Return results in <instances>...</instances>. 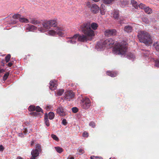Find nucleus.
I'll return each instance as SVG.
<instances>
[{
  "mask_svg": "<svg viewBox=\"0 0 159 159\" xmlns=\"http://www.w3.org/2000/svg\"><path fill=\"white\" fill-rule=\"evenodd\" d=\"M127 51V43L122 42L120 43H116L113 48L114 53L116 54L124 55L125 56Z\"/></svg>",
  "mask_w": 159,
  "mask_h": 159,
  "instance_id": "nucleus-2",
  "label": "nucleus"
},
{
  "mask_svg": "<svg viewBox=\"0 0 159 159\" xmlns=\"http://www.w3.org/2000/svg\"><path fill=\"white\" fill-rule=\"evenodd\" d=\"M80 29L84 35L75 34L69 39L67 41L68 43L72 44L75 43L77 40V38L79 41L84 42L89 39V38L91 39L95 35L94 31L90 27L89 23L83 24L80 26Z\"/></svg>",
  "mask_w": 159,
  "mask_h": 159,
  "instance_id": "nucleus-1",
  "label": "nucleus"
},
{
  "mask_svg": "<svg viewBox=\"0 0 159 159\" xmlns=\"http://www.w3.org/2000/svg\"><path fill=\"white\" fill-rule=\"evenodd\" d=\"M104 9L102 10L101 9H100V13L102 15H104L105 14V11H104Z\"/></svg>",
  "mask_w": 159,
  "mask_h": 159,
  "instance_id": "nucleus-44",
  "label": "nucleus"
},
{
  "mask_svg": "<svg viewBox=\"0 0 159 159\" xmlns=\"http://www.w3.org/2000/svg\"><path fill=\"white\" fill-rule=\"evenodd\" d=\"M89 125L91 127L94 128L95 126V124L93 122H91L89 123Z\"/></svg>",
  "mask_w": 159,
  "mask_h": 159,
  "instance_id": "nucleus-41",
  "label": "nucleus"
},
{
  "mask_svg": "<svg viewBox=\"0 0 159 159\" xmlns=\"http://www.w3.org/2000/svg\"><path fill=\"white\" fill-rule=\"evenodd\" d=\"M57 19L55 18L49 20H46L43 23V27H40L38 26V30L41 32H44L47 30H48L51 27H55L57 25Z\"/></svg>",
  "mask_w": 159,
  "mask_h": 159,
  "instance_id": "nucleus-4",
  "label": "nucleus"
},
{
  "mask_svg": "<svg viewBox=\"0 0 159 159\" xmlns=\"http://www.w3.org/2000/svg\"><path fill=\"white\" fill-rule=\"evenodd\" d=\"M114 0H103V2L106 4H109L112 2L114 1Z\"/></svg>",
  "mask_w": 159,
  "mask_h": 159,
  "instance_id": "nucleus-29",
  "label": "nucleus"
},
{
  "mask_svg": "<svg viewBox=\"0 0 159 159\" xmlns=\"http://www.w3.org/2000/svg\"><path fill=\"white\" fill-rule=\"evenodd\" d=\"M153 46L156 50H159V43L157 42L155 43H154Z\"/></svg>",
  "mask_w": 159,
  "mask_h": 159,
  "instance_id": "nucleus-27",
  "label": "nucleus"
},
{
  "mask_svg": "<svg viewBox=\"0 0 159 159\" xmlns=\"http://www.w3.org/2000/svg\"><path fill=\"white\" fill-rule=\"evenodd\" d=\"M35 107L34 105H31L28 108V110L30 111H32L35 110Z\"/></svg>",
  "mask_w": 159,
  "mask_h": 159,
  "instance_id": "nucleus-33",
  "label": "nucleus"
},
{
  "mask_svg": "<svg viewBox=\"0 0 159 159\" xmlns=\"http://www.w3.org/2000/svg\"><path fill=\"white\" fill-rule=\"evenodd\" d=\"M111 16L115 19H117L119 16V11L114 10L111 14Z\"/></svg>",
  "mask_w": 159,
  "mask_h": 159,
  "instance_id": "nucleus-16",
  "label": "nucleus"
},
{
  "mask_svg": "<svg viewBox=\"0 0 159 159\" xmlns=\"http://www.w3.org/2000/svg\"><path fill=\"white\" fill-rule=\"evenodd\" d=\"M10 58L11 56L10 54H8L6 56V57H5V60L6 62H7L9 61Z\"/></svg>",
  "mask_w": 159,
  "mask_h": 159,
  "instance_id": "nucleus-38",
  "label": "nucleus"
},
{
  "mask_svg": "<svg viewBox=\"0 0 159 159\" xmlns=\"http://www.w3.org/2000/svg\"><path fill=\"white\" fill-rule=\"evenodd\" d=\"M38 25L40 27L39 25H38ZM37 28H38V27H37L33 25H27L26 26V30H29V31H34L36 30Z\"/></svg>",
  "mask_w": 159,
  "mask_h": 159,
  "instance_id": "nucleus-14",
  "label": "nucleus"
},
{
  "mask_svg": "<svg viewBox=\"0 0 159 159\" xmlns=\"http://www.w3.org/2000/svg\"><path fill=\"white\" fill-rule=\"evenodd\" d=\"M128 58H129V59L134 58V56L133 55L130 54L129 55V56H128Z\"/></svg>",
  "mask_w": 159,
  "mask_h": 159,
  "instance_id": "nucleus-45",
  "label": "nucleus"
},
{
  "mask_svg": "<svg viewBox=\"0 0 159 159\" xmlns=\"http://www.w3.org/2000/svg\"><path fill=\"white\" fill-rule=\"evenodd\" d=\"M4 150V147L2 145H0V151H3Z\"/></svg>",
  "mask_w": 159,
  "mask_h": 159,
  "instance_id": "nucleus-49",
  "label": "nucleus"
},
{
  "mask_svg": "<svg viewBox=\"0 0 159 159\" xmlns=\"http://www.w3.org/2000/svg\"><path fill=\"white\" fill-rule=\"evenodd\" d=\"M107 75H109L111 77H114L117 75L116 73L110 71H107Z\"/></svg>",
  "mask_w": 159,
  "mask_h": 159,
  "instance_id": "nucleus-22",
  "label": "nucleus"
},
{
  "mask_svg": "<svg viewBox=\"0 0 159 159\" xmlns=\"http://www.w3.org/2000/svg\"><path fill=\"white\" fill-rule=\"evenodd\" d=\"M14 19H19L20 20V18H21V15L18 13L14 14L12 16Z\"/></svg>",
  "mask_w": 159,
  "mask_h": 159,
  "instance_id": "nucleus-26",
  "label": "nucleus"
},
{
  "mask_svg": "<svg viewBox=\"0 0 159 159\" xmlns=\"http://www.w3.org/2000/svg\"><path fill=\"white\" fill-rule=\"evenodd\" d=\"M36 149L39 151H40L41 150V147L40 145L39 144H37L36 147Z\"/></svg>",
  "mask_w": 159,
  "mask_h": 159,
  "instance_id": "nucleus-42",
  "label": "nucleus"
},
{
  "mask_svg": "<svg viewBox=\"0 0 159 159\" xmlns=\"http://www.w3.org/2000/svg\"><path fill=\"white\" fill-rule=\"evenodd\" d=\"M72 111L74 113H76L78 112V109L76 107H74L72 108Z\"/></svg>",
  "mask_w": 159,
  "mask_h": 159,
  "instance_id": "nucleus-40",
  "label": "nucleus"
},
{
  "mask_svg": "<svg viewBox=\"0 0 159 159\" xmlns=\"http://www.w3.org/2000/svg\"><path fill=\"white\" fill-rule=\"evenodd\" d=\"M81 107L84 109L89 108L91 105V101L88 98H83L80 102Z\"/></svg>",
  "mask_w": 159,
  "mask_h": 159,
  "instance_id": "nucleus-7",
  "label": "nucleus"
},
{
  "mask_svg": "<svg viewBox=\"0 0 159 159\" xmlns=\"http://www.w3.org/2000/svg\"><path fill=\"white\" fill-rule=\"evenodd\" d=\"M114 43V41L111 39H108L105 40L103 43L101 42L98 43L96 46V48L98 51L102 50L104 47L110 48Z\"/></svg>",
  "mask_w": 159,
  "mask_h": 159,
  "instance_id": "nucleus-5",
  "label": "nucleus"
},
{
  "mask_svg": "<svg viewBox=\"0 0 159 159\" xmlns=\"http://www.w3.org/2000/svg\"><path fill=\"white\" fill-rule=\"evenodd\" d=\"M153 60H154V61H155V66H156L159 67V59L156 60H155L153 59Z\"/></svg>",
  "mask_w": 159,
  "mask_h": 159,
  "instance_id": "nucleus-35",
  "label": "nucleus"
},
{
  "mask_svg": "<svg viewBox=\"0 0 159 159\" xmlns=\"http://www.w3.org/2000/svg\"><path fill=\"white\" fill-rule=\"evenodd\" d=\"M90 158L91 159H103V158L101 157H96L94 156H91Z\"/></svg>",
  "mask_w": 159,
  "mask_h": 159,
  "instance_id": "nucleus-37",
  "label": "nucleus"
},
{
  "mask_svg": "<svg viewBox=\"0 0 159 159\" xmlns=\"http://www.w3.org/2000/svg\"><path fill=\"white\" fill-rule=\"evenodd\" d=\"M92 0L95 2H98L100 1V0Z\"/></svg>",
  "mask_w": 159,
  "mask_h": 159,
  "instance_id": "nucleus-53",
  "label": "nucleus"
},
{
  "mask_svg": "<svg viewBox=\"0 0 159 159\" xmlns=\"http://www.w3.org/2000/svg\"><path fill=\"white\" fill-rule=\"evenodd\" d=\"M64 90L63 89H60L57 91V94L58 96L62 95L63 93Z\"/></svg>",
  "mask_w": 159,
  "mask_h": 159,
  "instance_id": "nucleus-30",
  "label": "nucleus"
},
{
  "mask_svg": "<svg viewBox=\"0 0 159 159\" xmlns=\"http://www.w3.org/2000/svg\"><path fill=\"white\" fill-rule=\"evenodd\" d=\"M17 159H22L20 157H17Z\"/></svg>",
  "mask_w": 159,
  "mask_h": 159,
  "instance_id": "nucleus-55",
  "label": "nucleus"
},
{
  "mask_svg": "<svg viewBox=\"0 0 159 159\" xmlns=\"http://www.w3.org/2000/svg\"><path fill=\"white\" fill-rule=\"evenodd\" d=\"M19 21L21 22H24L26 23H28L29 22V21L28 19L22 17H21L20 18Z\"/></svg>",
  "mask_w": 159,
  "mask_h": 159,
  "instance_id": "nucleus-24",
  "label": "nucleus"
},
{
  "mask_svg": "<svg viewBox=\"0 0 159 159\" xmlns=\"http://www.w3.org/2000/svg\"><path fill=\"white\" fill-rule=\"evenodd\" d=\"M105 6L103 4H102L101 6V9H102L104 10V9L105 10Z\"/></svg>",
  "mask_w": 159,
  "mask_h": 159,
  "instance_id": "nucleus-48",
  "label": "nucleus"
},
{
  "mask_svg": "<svg viewBox=\"0 0 159 159\" xmlns=\"http://www.w3.org/2000/svg\"><path fill=\"white\" fill-rule=\"evenodd\" d=\"M52 138L54 140L57 141H58L59 140V138L55 135L52 134L51 135Z\"/></svg>",
  "mask_w": 159,
  "mask_h": 159,
  "instance_id": "nucleus-31",
  "label": "nucleus"
},
{
  "mask_svg": "<svg viewBox=\"0 0 159 159\" xmlns=\"http://www.w3.org/2000/svg\"><path fill=\"white\" fill-rule=\"evenodd\" d=\"M88 135H89L88 133L86 132H84L83 133V136L84 137H87L88 136Z\"/></svg>",
  "mask_w": 159,
  "mask_h": 159,
  "instance_id": "nucleus-43",
  "label": "nucleus"
},
{
  "mask_svg": "<svg viewBox=\"0 0 159 159\" xmlns=\"http://www.w3.org/2000/svg\"><path fill=\"white\" fill-rule=\"evenodd\" d=\"M65 98L68 101L70 100L74 97V94L71 91H67L64 94Z\"/></svg>",
  "mask_w": 159,
  "mask_h": 159,
  "instance_id": "nucleus-8",
  "label": "nucleus"
},
{
  "mask_svg": "<svg viewBox=\"0 0 159 159\" xmlns=\"http://www.w3.org/2000/svg\"><path fill=\"white\" fill-rule=\"evenodd\" d=\"M90 5V3L89 2H88L87 3V6H89Z\"/></svg>",
  "mask_w": 159,
  "mask_h": 159,
  "instance_id": "nucleus-54",
  "label": "nucleus"
},
{
  "mask_svg": "<svg viewBox=\"0 0 159 159\" xmlns=\"http://www.w3.org/2000/svg\"><path fill=\"white\" fill-rule=\"evenodd\" d=\"M35 110L38 112H41L42 113H43L42 110L39 106H37L36 107H35Z\"/></svg>",
  "mask_w": 159,
  "mask_h": 159,
  "instance_id": "nucleus-32",
  "label": "nucleus"
},
{
  "mask_svg": "<svg viewBox=\"0 0 159 159\" xmlns=\"http://www.w3.org/2000/svg\"><path fill=\"white\" fill-rule=\"evenodd\" d=\"M48 118H49L50 120L53 119L55 115L53 112H49L48 114Z\"/></svg>",
  "mask_w": 159,
  "mask_h": 159,
  "instance_id": "nucleus-19",
  "label": "nucleus"
},
{
  "mask_svg": "<svg viewBox=\"0 0 159 159\" xmlns=\"http://www.w3.org/2000/svg\"><path fill=\"white\" fill-rule=\"evenodd\" d=\"M28 133V131L27 132L25 133V134H26V133Z\"/></svg>",
  "mask_w": 159,
  "mask_h": 159,
  "instance_id": "nucleus-56",
  "label": "nucleus"
},
{
  "mask_svg": "<svg viewBox=\"0 0 159 159\" xmlns=\"http://www.w3.org/2000/svg\"><path fill=\"white\" fill-rule=\"evenodd\" d=\"M57 84V82L55 80H52L50 82L49 88L51 90H54L56 89Z\"/></svg>",
  "mask_w": 159,
  "mask_h": 159,
  "instance_id": "nucleus-13",
  "label": "nucleus"
},
{
  "mask_svg": "<svg viewBox=\"0 0 159 159\" xmlns=\"http://www.w3.org/2000/svg\"><path fill=\"white\" fill-rule=\"evenodd\" d=\"M56 151L58 153H61L63 152V149L60 147H54Z\"/></svg>",
  "mask_w": 159,
  "mask_h": 159,
  "instance_id": "nucleus-23",
  "label": "nucleus"
},
{
  "mask_svg": "<svg viewBox=\"0 0 159 159\" xmlns=\"http://www.w3.org/2000/svg\"><path fill=\"white\" fill-rule=\"evenodd\" d=\"M104 34L106 36H110L115 35L116 34V31L115 30H106L104 32Z\"/></svg>",
  "mask_w": 159,
  "mask_h": 159,
  "instance_id": "nucleus-9",
  "label": "nucleus"
},
{
  "mask_svg": "<svg viewBox=\"0 0 159 159\" xmlns=\"http://www.w3.org/2000/svg\"><path fill=\"white\" fill-rule=\"evenodd\" d=\"M89 24H90L89 23ZM90 28H92L93 30H95L97 29L98 26V25L95 23H93L91 25L90 24Z\"/></svg>",
  "mask_w": 159,
  "mask_h": 159,
  "instance_id": "nucleus-18",
  "label": "nucleus"
},
{
  "mask_svg": "<svg viewBox=\"0 0 159 159\" xmlns=\"http://www.w3.org/2000/svg\"><path fill=\"white\" fill-rule=\"evenodd\" d=\"M9 75V73H7L4 75L3 77V80H7Z\"/></svg>",
  "mask_w": 159,
  "mask_h": 159,
  "instance_id": "nucleus-39",
  "label": "nucleus"
},
{
  "mask_svg": "<svg viewBox=\"0 0 159 159\" xmlns=\"http://www.w3.org/2000/svg\"><path fill=\"white\" fill-rule=\"evenodd\" d=\"M46 109L48 111L52 110V107L50 106H47Z\"/></svg>",
  "mask_w": 159,
  "mask_h": 159,
  "instance_id": "nucleus-47",
  "label": "nucleus"
},
{
  "mask_svg": "<svg viewBox=\"0 0 159 159\" xmlns=\"http://www.w3.org/2000/svg\"><path fill=\"white\" fill-rule=\"evenodd\" d=\"M47 31L48 34L50 36H55L58 35L61 36H64L66 34V32L64 30L59 27L49 30Z\"/></svg>",
  "mask_w": 159,
  "mask_h": 159,
  "instance_id": "nucleus-6",
  "label": "nucleus"
},
{
  "mask_svg": "<svg viewBox=\"0 0 159 159\" xmlns=\"http://www.w3.org/2000/svg\"><path fill=\"white\" fill-rule=\"evenodd\" d=\"M62 123L63 125H66L67 124L66 120L65 119H63L62 121Z\"/></svg>",
  "mask_w": 159,
  "mask_h": 159,
  "instance_id": "nucleus-46",
  "label": "nucleus"
},
{
  "mask_svg": "<svg viewBox=\"0 0 159 159\" xmlns=\"http://www.w3.org/2000/svg\"><path fill=\"white\" fill-rule=\"evenodd\" d=\"M31 154L32 156L30 159H35L36 157L39 155V151L37 149H33L31 151Z\"/></svg>",
  "mask_w": 159,
  "mask_h": 159,
  "instance_id": "nucleus-12",
  "label": "nucleus"
},
{
  "mask_svg": "<svg viewBox=\"0 0 159 159\" xmlns=\"http://www.w3.org/2000/svg\"><path fill=\"white\" fill-rule=\"evenodd\" d=\"M12 63L11 62H9L8 64V66L10 67L12 65Z\"/></svg>",
  "mask_w": 159,
  "mask_h": 159,
  "instance_id": "nucleus-51",
  "label": "nucleus"
},
{
  "mask_svg": "<svg viewBox=\"0 0 159 159\" xmlns=\"http://www.w3.org/2000/svg\"><path fill=\"white\" fill-rule=\"evenodd\" d=\"M139 7L142 9H144L146 7L144 4L142 3H140L139 5H138V8Z\"/></svg>",
  "mask_w": 159,
  "mask_h": 159,
  "instance_id": "nucleus-34",
  "label": "nucleus"
},
{
  "mask_svg": "<svg viewBox=\"0 0 159 159\" xmlns=\"http://www.w3.org/2000/svg\"><path fill=\"white\" fill-rule=\"evenodd\" d=\"M90 10L93 13L96 14L98 12L99 8L96 4H93L90 7Z\"/></svg>",
  "mask_w": 159,
  "mask_h": 159,
  "instance_id": "nucleus-11",
  "label": "nucleus"
},
{
  "mask_svg": "<svg viewBox=\"0 0 159 159\" xmlns=\"http://www.w3.org/2000/svg\"><path fill=\"white\" fill-rule=\"evenodd\" d=\"M78 151L80 154H81L84 152V149L83 148H79Z\"/></svg>",
  "mask_w": 159,
  "mask_h": 159,
  "instance_id": "nucleus-36",
  "label": "nucleus"
},
{
  "mask_svg": "<svg viewBox=\"0 0 159 159\" xmlns=\"http://www.w3.org/2000/svg\"><path fill=\"white\" fill-rule=\"evenodd\" d=\"M45 123L47 126H49L50 125L49 121L48 118L47 114H45L44 116Z\"/></svg>",
  "mask_w": 159,
  "mask_h": 159,
  "instance_id": "nucleus-20",
  "label": "nucleus"
},
{
  "mask_svg": "<svg viewBox=\"0 0 159 159\" xmlns=\"http://www.w3.org/2000/svg\"><path fill=\"white\" fill-rule=\"evenodd\" d=\"M144 10L145 12L148 14H150L152 12V10L148 7H146Z\"/></svg>",
  "mask_w": 159,
  "mask_h": 159,
  "instance_id": "nucleus-25",
  "label": "nucleus"
},
{
  "mask_svg": "<svg viewBox=\"0 0 159 159\" xmlns=\"http://www.w3.org/2000/svg\"><path fill=\"white\" fill-rule=\"evenodd\" d=\"M30 22L35 25L39 24L41 23L40 20L35 18L31 19Z\"/></svg>",
  "mask_w": 159,
  "mask_h": 159,
  "instance_id": "nucleus-15",
  "label": "nucleus"
},
{
  "mask_svg": "<svg viewBox=\"0 0 159 159\" xmlns=\"http://www.w3.org/2000/svg\"><path fill=\"white\" fill-rule=\"evenodd\" d=\"M138 36L140 42L144 43L147 45H149L152 42V40L150 35L144 31L139 32Z\"/></svg>",
  "mask_w": 159,
  "mask_h": 159,
  "instance_id": "nucleus-3",
  "label": "nucleus"
},
{
  "mask_svg": "<svg viewBox=\"0 0 159 159\" xmlns=\"http://www.w3.org/2000/svg\"><path fill=\"white\" fill-rule=\"evenodd\" d=\"M148 52H149L147 51V52L146 53V54L145 53H144V55L145 56H148V57H149L148 53Z\"/></svg>",
  "mask_w": 159,
  "mask_h": 159,
  "instance_id": "nucleus-50",
  "label": "nucleus"
},
{
  "mask_svg": "<svg viewBox=\"0 0 159 159\" xmlns=\"http://www.w3.org/2000/svg\"><path fill=\"white\" fill-rule=\"evenodd\" d=\"M57 113L61 116H64L66 115L65 110L62 107H58L57 109Z\"/></svg>",
  "mask_w": 159,
  "mask_h": 159,
  "instance_id": "nucleus-10",
  "label": "nucleus"
},
{
  "mask_svg": "<svg viewBox=\"0 0 159 159\" xmlns=\"http://www.w3.org/2000/svg\"><path fill=\"white\" fill-rule=\"evenodd\" d=\"M129 3V2L127 0L123 1L122 2V5L123 6H125L128 5Z\"/></svg>",
  "mask_w": 159,
  "mask_h": 159,
  "instance_id": "nucleus-28",
  "label": "nucleus"
},
{
  "mask_svg": "<svg viewBox=\"0 0 159 159\" xmlns=\"http://www.w3.org/2000/svg\"><path fill=\"white\" fill-rule=\"evenodd\" d=\"M67 159H74V157H71L68 158Z\"/></svg>",
  "mask_w": 159,
  "mask_h": 159,
  "instance_id": "nucleus-52",
  "label": "nucleus"
},
{
  "mask_svg": "<svg viewBox=\"0 0 159 159\" xmlns=\"http://www.w3.org/2000/svg\"><path fill=\"white\" fill-rule=\"evenodd\" d=\"M37 114H36V115H37Z\"/></svg>",
  "mask_w": 159,
  "mask_h": 159,
  "instance_id": "nucleus-57",
  "label": "nucleus"
},
{
  "mask_svg": "<svg viewBox=\"0 0 159 159\" xmlns=\"http://www.w3.org/2000/svg\"><path fill=\"white\" fill-rule=\"evenodd\" d=\"M124 31L127 33L131 32L132 31V27L129 26H125L124 28Z\"/></svg>",
  "mask_w": 159,
  "mask_h": 159,
  "instance_id": "nucleus-17",
  "label": "nucleus"
},
{
  "mask_svg": "<svg viewBox=\"0 0 159 159\" xmlns=\"http://www.w3.org/2000/svg\"><path fill=\"white\" fill-rule=\"evenodd\" d=\"M131 2L133 6L136 9H138V5L137 3V2L134 0H131Z\"/></svg>",
  "mask_w": 159,
  "mask_h": 159,
  "instance_id": "nucleus-21",
  "label": "nucleus"
}]
</instances>
